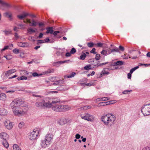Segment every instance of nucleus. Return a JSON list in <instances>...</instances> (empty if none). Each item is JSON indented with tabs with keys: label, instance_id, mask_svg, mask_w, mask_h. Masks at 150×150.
<instances>
[{
	"label": "nucleus",
	"instance_id": "nucleus-1",
	"mask_svg": "<svg viewBox=\"0 0 150 150\" xmlns=\"http://www.w3.org/2000/svg\"><path fill=\"white\" fill-rule=\"evenodd\" d=\"M23 103L21 99H18L14 100L11 103V106L15 116H20L23 115L28 110V107L23 104Z\"/></svg>",
	"mask_w": 150,
	"mask_h": 150
},
{
	"label": "nucleus",
	"instance_id": "nucleus-2",
	"mask_svg": "<svg viewBox=\"0 0 150 150\" xmlns=\"http://www.w3.org/2000/svg\"><path fill=\"white\" fill-rule=\"evenodd\" d=\"M115 117L112 114H108L102 117V121L105 125L111 126L115 124Z\"/></svg>",
	"mask_w": 150,
	"mask_h": 150
},
{
	"label": "nucleus",
	"instance_id": "nucleus-3",
	"mask_svg": "<svg viewBox=\"0 0 150 150\" xmlns=\"http://www.w3.org/2000/svg\"><path fill=\"white\" fill-rule=\"evenodd\" d=\"M52 110L56 112H63L69 110L71 107L68 105L57 104H53L52 107Z\"/></svg>",
	"mask_w": 150,
	"mask_h": 150
},
{
	"label": "nucleus",
	"instance_id": "nucleus-4",
	"mask_svg": "<svg viewBox=\"0 0 150 150\" xmlns=\"http://www.w3.org/2000/svg\"><path fill=\"white\" fill-rule=\"evenodd\" d=\"M49 102L48 98H45L38 100L35 103L36 107L39 108L45 107L49 108L50 105L48 103Z\"/></svg>",
	"mask_w": 150,
	"mask_h": 150
},
{
	"label": "nucleus",
	"instance_id": "nucleus-5",
	"mask_svg": "<svg viewBox=\"0 0 150 150\" xmlns=\"http://www.w3.org/2000/svg\"><path fill=\"white\" fill-rule=\"evenodd\" d=\"M52 136L51 134H47L46 135L45 139L41 140L40 145L42 148H45L50 145L51 141L52 139Z\"/></svg>",
	"mask_w": 150,
	"mask_h": 150
},
{
	"label": "nucleus",
	"instance_id": "nucleus-6",
	"mask_svg": "<svg viewBox=\"0 0 150 150\" xmlns=\"http://www.w3.org/2000/svg\"><path fill=\"white\" fill-rule=\"evenodd\" d=\"M141 110L144 116L150 115V103L146 104L142 106Z\"/></svg>",
	"mask_w": 150,
	"mask_h": 150
},
{
	"label": "nucleus",
	"instance_id": "nucleus-7",
	"mask_svg": "<svg viewBox=\"0 0 150 150\" xmlns=\"http://www.w3.org/2000/svg\"><path fill=\"white\" fill-rule=\"evenodd\" d=\"M39 133V130L37 129H34L33 132L30 133L28 136L29 139L30 140H34L36 138Z\"/></svg>",
	"mask_w": 150,
	"mask_h": 150
},
{
	"label": "nucleus",
	"instance_id": "nucleus-8",
	"mask_svg": "<svg viewBox=\"0 0 150 150\" xmlns=\"http://www.w3.org/2000/svg\"><path fill=\"white\" fill-rule=\"evenodd\" d=\"M81 118L82 119H84L89 121H92L94 118V116L93 115L88 113L85 114L84 116L81 115Z\"/></svg>",
	"mask_w": 150,
	"mask_h": 150
},
{
	"label": "nucleus",
	"instance_id": "nucleus-9",
	"mask_svg": "<svg viewBox=\"0 0 150 150\" xmlns=\"http://www.w3.org/2000/svg\"><path fill=\"white\" fill-rule=\"evenodd\" d=\"M48 100L49 102L48 103V104L50 105V106H49V108H51L52 107V105L53 104H57L59 103V102L60 101L59 99H57L56 100V99H54L53 100L50 99L48 98Z\"/></svg>",
	"mask_w": 150,
	"mask_h": 150
},
{
	"label": "nucleus",
	"instance_id": "nucleus-10",
	"mask_svg": "<svg viewBox=\"0 0 150 150\" xmlns=\"http://www.w3.org/2000/svg\"><path fill=\"white\" fill-rule=\"evenodd\" d=\"M4 125L6 128L8 129H11L13 127L12 123L9 121H5Z\"/></svg>",
	"mask_w": 150,
	"mask_h": 150
},
{
	"label": "nucleus",
	"instance_id": "nucleus-11",
	"mask_svg": "<svg viewBox=\"0 0 150 150\" xmlns=\"http://www.w3.org/2000/svg\"><path fill=\"white\" fill-rule=\"evenodd\" d=\"M0 137L3 140H6L8 138V135L5 132H2L0 134Z\"/></svg>",
	"mask_w": 150,
	"mask_h": 150
},
{
	"label": "nucleus",
	"instance_id": "nucleus-12",
	"mask_svg": "<svg viewBox=\"0 0 150 150\" xmlns=\"http://www.w3.org/2000/svg\"><path fill=\"white\" fill-rule=\"evenodd\" d=\"M112 101H110L106 102H101L99 103L98 105V106L100 107L101 106H104L105 105H107L110 104H112V103H111V102H112Z\"/></svg>",
	"mask_w": 150,
	"mask_h": 150
},
{
	"label": "nucleus",
	"instance_id": "nucleus-13",
	"mask_svg": "<svg viewBox=\"0 0 150 150\" xmlns=\"http://www.w3.org/2000/svg\"><path fill=\"white\" fill-rule=\"evenodd\" d=\"M68 88L66 86L62 85L58 87L57 89V90L60 91H66L67 90Z\"/></svg>",
	"mask_w": 150,
	"mask_h": 150
},
{
	"label": "nucleus",
	"instance_id": "nucleus-14",
	"mask_svg": "<svg viewBox=\"0 0 150 150\" xmlns=\"http://www.w3.org/2000/svg\"><path fill=\"white\" fill-rule=\"evenodd\" d=\"M17 45L18 46L22 47H27L29 46V44L27 42H18Z\"/></svg>",
	"mask_w": 150,
	"mask_h": 150
},
{
	"label": "nucleus",
	"instance_id": "nucleus-15",
	"mask_svg": "<svg viewBox=\"0 0 150 150\" xmlns=\"http://www.w3.org/2000/svg\"><path fill=\"white\" fill-rule=\"evenodd\" d=\"M27 22L29 23L30 24V25L31 26H35L38 24V23L33 19L32 20L31 22L30 20L28 19Z\"/></svg>",
	"mask_w": 150,
	"mask_h": 150
},
{
	"label": "nucleus",
	"instance_id": "nucleus-16",
	"mask_svg": "<svg viewBox=\"0 0 150 150\" xmlns=\"http://www.w3.org/2000/svg\"><path fill=\"white\" fill-rule=\"evenodd\" d=\"M61 121L63 123L62 125H64L67 123H70L71 122V119L69 118H65L62 119Z\"/></svg>",
	"mask_w": 150,
	"mask_h": 150
},
{
	"label": "nucleus",
	"instance_id": "nucleus-17",
	"mask_svg": "<svg viewBox=\"0 0 150 150\" xmlns=\"http://www.w3.org/2000/svg\"><path fill=\"white\" fill-rule=\"evenodd\" d=\"M8 112L7 110L4 108H1L0 109V114L1 115H6Z\"/></svg>",
	"mask_w": 150,
	"mask_h": 150
},
{
	"label": "nucleus",
	"instance_id": "nucleus-18",
	"mask_svg": "<svg viewBox=\"0 0 150 150\" xmlns=\"http://www.w3.org/2000/svg\"><path fill=\"white\" fill-rule=\"evenodd\" d=\"M0 4H1L3 6L7 8H9L11 7V6L10 4L4 2L1 0H0Z\"/></svg>",
	"mask_w": 150,
	"mask_h": 150
},
{
	"label": "nucleus",
	"instance_id": "nucleus-19",
	"mask_svg": "<svg viewBox=\"0 0 150 150\" xmlns=\"http://www.w3.org/2000/svg\"><path fill=\"white\" fill-rule=\"evenodd\" d=\"M76 74V73L74 72H72L70 75H66L64 76V79H67L69 78L73 77L74 76V75Z\"/></svg>",
	"mask_w": 150,
	"mask_h": 150
},
{
	"label": "nucleus",
	"instance_id": "nucleus-20",
	"mask_svg": "<svg viewBox=\"0 0 150 150\" xmlns=\"http://www.w3.org/2000/svg\"><path fill=\"white\" fill-rule=\"evenodd\" d=\"M28 15L29 13H24L21 15H18L17 17L20 19H22L23 18L28 16Z\"/></svg>",
	"mask_w": 150,
	"mask_h": 150
},
{
	"label": "nucleus",
	"instance_id": "nucleus-21",
	"mask_svg": "<svg viewBox=\"0 0 150 150\" xmlns=\"http://www.w3.org/2000/svg\"><path fill=\"white\" fill-rule=\"evenodd\" d=\"M46 29L47 30V31L46 32V33L52 34L53 33L54 31L53 30L52 28V27L47 28Z\"/></svg>",
	"mask_w": 150,
	"mask_h": 150
},
{
	"label": "nucleus",
	"instance_id": "nucleus-22",
	"mask_svg": "<svg viewBox=\"0 0 150 150\" xmlns=\"http://www.w3.org/2000/svg\"><path fill=\"white\" fill-rule=\"evenodd\" d=\"M62 61H60L58 62H54L53 63V65L54 66H55L56 67H59V66L61 64H62Z\"/></svg>",
	"mask_w": 150,
	"mask_h": 150
},
{
	"label": "nucleus",
	"instance_id": "nucleus-23",
	"mask_svg": "<svg viewBox=\"0 0 150 150\" xmlns=\"http://www.w3.org/2000/svg\"><path fill=\"white\" fill-rule=\"evenodd\" d=\"M2 144L6 148H7L9 146V144L7 140L2 141Z\"/></svg>",
	"mask_w": 150,
	"mask_h": 150
},
{
	"label": "nucleus",
	"instance_id": "nucleus-24",
	"mask_svg": "<svg viewBox=\"0 0 150 150\" xmlns=\"http://www.w3.org/2000/svg\"><path fill=\"white\" fill-rule=\"evenodd\" d=\"M124 63V62L122 61H118L115 62H114L113 63V65H122Z\"/></svg>",
	"mask_w": 150,
	"mask_h": 150
},
{
	"label": "nucleus",
	"instance_id": "nucleus-25",
	"mask_svg": "<svg viewBox=\"0 0 150 150\" xmlns=\"http://www.w3.org/2000/svg\"><path fill=\"white\" fill-rule=\"evenodd\" d=\"M6 97V96L4 93L0 94V100H5Z\"/></svg>",
	"mask_w": 150,
	"mask_h": 150
},
{
	"label": "nucleus",
	"instance_id": "nucleus-26",
	"mask_svg": "<svg viewBox=\"0 0 150 150\" xmlns=\"http://www.w3.org/2000/svg\"><path fill=\"white\" fill-rule=\"evenodd\" d=\"M5 33V35L6 36L12 34L11 31L10 30H4L3 31Z\"/></svg>",
	"mask_w": 150,
	"mask_h": 150
},
{
	"label": "nucleus",
	"instance_id": "nucleus-27",
	"mask_svg": "<svg viewBox=\"0 0 150 150\" xmlns=\"http://www.w3.org/2000/svg\"><path fill=\"white\" fill-rule=\"evenodd\" d=\"M4 15L6 16L7 17L9 18L10 20H12V18H11V13L8 12H6L4 14Z\"/></svg>",
	"mask_w": 150,
	"mask_h": 150
},
{
	"label": "nucleus",
	"instance_id": "nucleus-28",
	"mask_svg": "<svg viewBox=\"0 0 150 150\" xmlns=\"http://www.w3.org/2000/svg\"><path fill=\"white\" fill-rule=\"evenodd\" d=\"M86 55L85 53L82 52V54L80 56L79 59H81L84 60L85 59Z\"/></svg>",
	"mask_w": 150,
	"mask_h": 150
},
{
	"label": "nucleus",
	"instance_id": "nucleus-29",
	"mask_svg": "<svg viewBox=\"0 0 150 150\" xmlns=\"http://www.w3.org/2000/svg\"><path fill=\"white\" fill-rule=\"evenodd\" d=\"M63 79L62 80L56 81H55V82L53 83V84L54 85H58L59 83H62L63 82Z\"/></svg>",
	"mask_w": 150,
	"mask_h": 150
},
{
	"label": "nucleus",
	"instance_id": "nucleus-30",
	"mask_svg": "<svg viewBox=\"0 0 150 150\" xmlns=\"http://www.w3.org/2000/svg\"><path fill=\"white\" fill-rule=\"evenodd\" d=\"M13 148L14 150H21L18 146L17 144H14L13 145Z\"/></svg>",
	"mask_w": 150,
	"mask_h": 150
},
{
	"label": "nucleus",
	"instance_id": "nucleus-31",
	"mask_svg": "<svg viewBox=\"0 0 150 150\" xmlns=\"http://www.w3.org/2000/svg\"><path fill=\"white\" fill-rule=\"evenodd\" d=\"M36 30H37V29L36 28H35V29H34L32 28H30L27 30V31L29 33H35L36 32Z\"/></svg>",
	"mask_w": 150,
	"mask_h": 150
},
{
	"label": "nucleus",
	"instance_id": "nucleus-32",
	"mask_svg": "<svg viewBox=\"0 0 150 150\" xmlns=\"http://www.w3.org/2000/svg\"><path fill=\"white\" fill-rule=\"evenodd\" d=\"M24 122H21L18 125V127L20 128H21L24 125Z\"/></svg>",
	"mask_w": 150,
	"mask_h": 150
},
{
	"label": "nucleus",
	"instance_id": "nucleus-33",
	"mask_svg": "<svg viewBox=\"0 0 150 150\" xmlns=\"http://www.w3.org/2000/svg\"><path fill=\"white\" fill-rule=\"evenodd\" d=\"M91 105H85L83 107V109L85 110L91 109Z\"/></svg>",
	"mask_w": 150,
	"mask_h": 150
},
{
	"label": "nucleus",
	"instance_id": "nucleus-34",
	"mask_svg": "<svg viewBox=\"0 0 150 150\" xmlns=\"http://www.w3.org/2000/svg\"><path fill=\"white\" fill-rule=\"evenodd\" d=\"M100 53L105 56H106L108 55V54L107 53L106 51L105 50H103V51H102Z\"/></svg>",
	"mask_w": 150,
	"mask_h": 150
},
{
	"label": "nucleus",
	"instance_id": "nucleus-35",
	"mask_svg": "<svg viewBox=\"0 0 150 150\" xmlns=\"http://www.w3.org/2000/svg\"><path fill=\"white\" fill-rule=\"evenodd\" d=\"M91 69V65H86L84 67V69L85 70H88L90 69Z\"/></svg>",
	"mask_w": 150,
	"mask_h": 150
},
{
	"label": "nucleus",
	"instance_id": "nucleus-36",
	"mask_svg": "<svg viewBox=\"0 0 150 150\" xmlns=\"http://www.w3.org/2000/svg\"><path fill=\"white\" fill-rule=\"evenodd\" d=\"M53 70L52 69H49L48 70L46 71H45V74H49L51 73H52L53 72Z\"/></svg>",
	"mask_w": 150,
	"mask_h": 150
},
{
	"label": "nucleus",
	"instance_id": "nucleus-37",
	"mask_svg": "<svg viewBox=\"0 0 150 150\" xmlns=\"http://www.w3.org/2000/svg\"><path fill=\"white\" fill-rule=\"evenodd\" d=\"M119 52V50L118 48L117 47H115L114 49L111 50V52Z\"/></svg>",
	"mask_w": 150,
	"mask_h": 150
},
{
	"label": "nucleus",
	"instance_id": "nucleus-38",
	"mask_svg": "<svg viewBox=\"0 0 150 150\" xmlns=\"http://www.w3.org/2000/svg\"><path fill=\"white\" fill-rule=\"evenodd\" d=\"M13 52L14 53L16 54H18L19 53V50L17 48L14 49Z\"/></svg>",
	"mask_w": 150,
	"mask_h": 150
},
{
	"label": "nucleus",
	"instance_id": "nucleus-39",
	"mask_svg": "<svg viewBox=\"0 0 150 150\" xmlns=\"http://www.w3.org/2000/svg\"><path fill=\"white\" fill-rule=\"evenodd\" d=\"M100 57V55L99 54H96L95 59L96 60H99Z\"/></svg>",
	"mask_w": 150,
	"mask_h": 150
},
{
	"label": "nucleus",
	"instance_id": "nucleus-40",
	"mask_svg": "<svg viewBox=\"0 0 150 150\" xmlns=\"http://www.w3.org/2000/svg\"><path fill=\"white\" fill-rule=\"evenodd\" d=\"M76 52V50L75 48H72L71 50L70 51L71 53L72 54H74Z\"/></svg>",
	"mask_w": 150,
	"mask_h": 150
},
{
	"label": "nucleus",
	"instance_id": "nucleus-41",
	"mask_svg": "<svg viewBox=\"0 0 150 150\" xmlns=\"http://www.w3.org/2000/svg\"><path fill=\"white\" fill-rule=\"evenodd\" d=\"M102 73L103 75H108L109 74V72L108 71H106L105 70H103Z\"/></svg>",
	"mask_w": 150,
	"mask_h": 150
},
{
	"label": "nucleus",
	"instance_id": "nucleus-42",
	"mask_svg": "<svg viewBox=\"0 0 150 150\" xmlns=\"http://www.w3.org/2000/svg\"><path fill=\"white\" fill-rule=\"evenodd\" d=\"M132 91V90H125L123 91L122 92V93L123 94H126L128 92H131Z\"/></svg>",
	"mask_w": 150,
	"mask_h": 150
},
{
	"label": "nucleus",
	"instance_id": "nucleus-43",
	"mask_svg": "<svg viewBox=\"0 0 150 150\" xmlns=\"http://www.w3.org/2000/svg\"><path fill=\"white\" fill-rule=\"evenodd\" d=\"M88 46L89 47H92L94 45V44L93 42H88L87 43Z\"/></svg>",
	"mask_w": 150,
	"mask_h": 150
},
{
	"label": "nucleus",
	"instance_id": "nucleus-44",
	"mask_svg": "<svg viewBox=\"0 0 150 150\" xmlns=\"http://www.w3.org/2000/svg\"><path fill=\"white\" fill-rule=\"evenodd\" d=\"M96 49L94 48H93L91 50V51L90 52L91 53H93V54H96V52H95Z\"/></svg>",
	"mask_w": 150,
	"mask_h": 150
},
{
	"label": "nucleus",
	"instance_id": "nucleus-45",
	"mask_svg": "<svg viewBox=\"0 0 150 150\" xmlns=\"http://www.w3.org/2000/svg\"><path fill=\"white\" fill-rule=\"evenodd\" d=\"M19 79H21V80H26L27 79V77L26 76H22L20 77Z\"/></svg>",
	"mask_w": 150,
	"mask_h": 150
},
{
	"label": "nucleus",
	"instance_id": "nucleus-46",
	"mask_svg": "<svg viewBox=\"0 0 150 150\" xmlns=\"http://www.w3.org/2000/svg\"><path fill=\"white\" fill-rule=\"evenodd\" d=\"M96 45L97 47H100L102 46L103 45V44L101 43H98Z\"/></svg>",
	"mask_w": 150,
	"mask_h": 150
},
{
	"label": "nucleus",
	"instance_id": "nucleus-47",
	"mask_svg": "<svg viewBox=\"0 0 150 150\" xmlns=\"http://www.w3.org/2000/svg\"><path fill=\"white\" fill-rule=\"evenodd\" d=\"M11 74V73H10V72L8 70L6 71L5 73V76L6 77H8Z\"/></svg>",
	"mask_w": 150,
	"mask_h": 150
},
{
	"label": "nucleus",
	"instance_id": "nucleus-48",
	"mask_svg": "<svg viewBox=\"0 0 150 150\" xmlns=\"http://www.w3.org/2000/svg\"><path fill=\"white\" fill-rule=\"evenodd\" d=\"M141 150H150V147L149 146L145 147L142 148Z\"/></svg>",
	"mask_w": 150,
	"mask_h": 150
},
{
	"label": "nucleus",
	"instance_id": "nucleus-49",
	"mask_svg": "<svg viewBox=\"0 0 150 150\" xmlns=\"http://www.w3.org/2000/svg\"><path fill=\"white\" fill-rule=\"evenodd\" d=\"M38 25L40 27H43L45 25L42 22L39 23H38Z\"/></svg>",
	"mask_w": 150,
	"mask_h": 150
},
{
	"label": "nucleus",
	"instance_id": "nucleus-50",
	"mask_svg": "<svg viewBox=\"0 0 150 150\" xmlns=\"http://www.w3.org/2000/svg\"><path fill=\"white\" fill-rule=\"evenodd\" d=\"M105 50L107 52L108 54H110L112 52H111V50L110 49H107Z\"/></svg>",
	"mask_w": 150,
	"mask_h": 150
},
{
	"label": "nucleus",
	"instance_id": "nucleus-51",
	"mask_svg": "<svg viewBox=\"0 0 150 150\" xmlns=\"http://www.w3.org/2000/svg\"><path fill=\"white\" fill-rule=\"evenodd\" d=\"M8 71H9L10 73H11V74H12V73L15 72H16V70L15 69H13L9 70Z\"/></svg>",
	"mask_w": 150,
	"mask_h": 150
},
{
	"label": "nucleus",
	"instance_id": "nucleus-52",
	"mask_svg": "<svg viewBox=\"0 0 150 150\" xmlns=\"http://www.w3.org/2000/svg\"><path fill=\"white\" fill-rule=\"evenodd\" d=\"M32 76L34 77L39 76L38 74L36 72H34L32 73Z\"/></svg>",
	"mask_w": 150,
	"mask_h": 150
},
{
	"label": "nucleus",
	"instance_id": "nucleus-53",
	"mask_svg": "<svg viewBox=\"0 0 150 150\" xmlns=\"http://www.w3.org/2000/svg\"><path fill=\"white\" fill-rule=\"evenodd\" d=\"M119 48L120 50L122 51H123L124 50V47L121 45L119 46Z\"/></svg>",
	"mask_w": 150,
	"mask_h": 150
},
{
	"label": "nucleus",
	"instance_id": "nucleus-54",
	"mask_svg": "<svg viewBox=\"0 0 150 150\" xmlns=\"http://www.w3.org/2000/svg\"><path fill=\"white\" fill-rule=\"evenodd\" d=\"M81 137V135L79 134H77L75 135V138L76 139H79Z\"/></svg>",
	"mask_w": 150,
	"mask_h": 150
},
{
	"label": "nucleus",
	"instance_id": "nucleus-55",
	"mask_svg": "<svg viewBox=\"0 0 150 150\" xmlns=\"http://www.w3.org/2000/svg\"><path fill=\"white\" fill-rule=\"evenodd\" d=\"M103 101H106L110 99V98L108 97H103Z\"/></svg>",
	"mask_w": 150,
	"mask_h": 150
},
{
	"label": "nucleus",
	"instance_id": "nucleus-56",
	"mask_svg": "<svg viewBox=\"0 0 150 150\" xmlns=\"http://www.w3.org/2000/svg\"><path fill=\"white\" fill-rule=\"evenodd\" d=\"M4 57L6 58L7 60H9L11 59V58L10 57L8 56H6V55L4 56Z\"/></svg>",
	"mask_w": 150,
	"mask_h": 150
},
{
	"label": "nucleus",
	"instance_id": "nucleus-57",
	"mask_svg": "<svg viewBox=\"0 0 150 150\" xmlns=\"http://www.w3.org/2000/svg\"><path fill=\"white\" fill-rule=\"evenodd\" d=\"M38 43H42L45 42L44 40H38Z\"/></svg>",
	"mask_w": 150,
	"mask_h": 150
},
{
	"label": "nucleus",
	"instance_id": "nucleus-58",
	"mask_svg": "<svg viewBox=\"0 0 150 150\" xmlns=\"http://www.w3.org/2000/svg\"><path fill=\"white\" fill-rule=\"evenodd\" d=\"M87 86H93L95 85V83H87L86 84Z\"/></svg>",
	"mask_w": 150,
	"mask_h": 150
},
{
	"label": "nucleus",
	"instance_id": "nucleus-59",
	"mask_svg": "<svg viewBox=\"0 0 150 150\" xmlns=\"http://www.w3.org/2000/svg\"><path fill=\"white\" fill-rule=\"evenodd\" d=\"M8 47H9V46H5L4 47V48H3L1 50V51H4L5 50L7 49L8 48Z\"/></svg>",
	"mask_w": 150,
	"mask_h": 150
},
{
	"label": "nucleus",
	"instance_id": "nucleus-60",
	"mask_svg": "<svg viewBox=\"0 0 150 150\" xmlns=\"http://www.w3.org/2000/svg\"><path fill=\"white\" fill-rule=\"evenodd\" d=\"M43 34L42 33H40L38 37V38H42L43 36Z\"/></svg>",
	"mask_w": 150,
	"mask_h": 150
},
{
	"label": "nucleus",
	"instance_id": "nucleus-61",
	"mask_svg": "<svg viewBox=\"0 0 150 150\" xmlns=\"http://www.w3.org/2000/svg\"><path fill=\"white\" fill-rule=\"evenodd\" d=\"M131 74H132L130 73H129L127 74V78L128 79H130L131 78L132 76Z\"/></svg>",
	"mask_w": 150,
	"mask_h": 150
},
{
	"label": "nucleus",
	"instance_id": "nucleus-62",
	"mask_svg": "<svg viewBox=\"0 0 150 150\" xmlns=\"http://www.w3.org/2000/svg\"><path fill=\"white\" fill-rule=\"evenodd\" d=\"M59 33V31H55L53 33V35H54V36H56V35L58 33Z\"/></svg>",
	"mask_w": 150,
	"mask_h": 150
},
{
	"label": "nucleus",
	"instance_id": "nucleus-63",
	"mask_svg": "<svg viewBox=\"0 0 150 150\" xmlns=\"http://www.w3.org/2000/svg\"><path fill=\"white\" fill-rule=\"evenodd\" d=\"M50 40L48 38H47L45 39L44 41H45V42H47L49 41H50Z\"/></svg>",
	"mask_w": 150,
	"mask_h": 150
},
{
	"label": "nucleus",
	"instance_id": "nucleus-64",
	"mask_svg": "<svg viewBox=\"0 0 150 150\" xmlns=\"http://www.w3.org/2000/svg\"><path fill=\"white\" fill-rule=\"evenodd\" d=\"M71 53L69 52H67L65 54V56L66 57H70L71 55Z\"/></svg>",
	"mask_w": 150,
	"mask_h": 150
}]
</instances>
